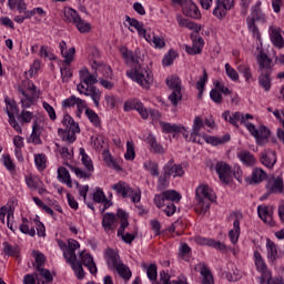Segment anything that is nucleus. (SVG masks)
I'll return each mask as SVG.
<instances>
[{"label":"nucleus","instance_id":"nucleus-1","mask_svg":"<svg viewBox=\"0 0 284 284\" xmlns=\"http://www.w3.org/2000/svg\"><path fill=\"white\" fill-rule=\"evenodd\" d=\"M120 54L126 65H134L133 70L126 71V75H129L130 79H133V81H136V83L145 90L150 89L154 78L152 77V72H149L148 69L141 68L139 55L128 50L125 47L120 48Z\"/></svg>","mask_w":284,"mask_h":284},{"label":"nucleus","instance_id":"nucleus-2","mask_svg":"<svg viewBox=\"0 0 284 284\" xmlns=\"http://www.w3.org/2000/svg\"><path fill=\"white\" fill-rule=\"evenodd\" d=\"M233 118L236 121H241L242 125H245L246 130L252 134L257 143V145H265L270 141V129L265 125H261L258 129H256V125L253 123H250L247 121L254 119V115L246 113L243 114L241 112H235L233 114Z\"/></svg>","mask_w":284,"mask_h":284},{"label":"nucleus","instance_id":"nucleus-3","mask_svg":"<svg viewBox=\"0 0 284 284\" xmlns=\"http://www.w3.org/2000/svg\"><path fill=\"white\" fill-rule=\"evenodd\" d=\"M104 258L106 261V265L110 270H115V272L123 278V281H130L132 278V271H130V266L123 264L121 262V257L119 253L112 248H106Z\"/></svg>","mask_w":284,"mask_h":284},{"label":"nucleus","instance_id":"nucleus-4","mask_svg":"<svg viewBox=\"0 0 284 284\" xmlns=\"http://www.w3.org/2000/svg\"><path fill=\"white\" fill-rule=\"evenodd\" d=\"M257 63L261 71L258 84L265 92H270L272 90V59H268L267 54L261 52L257 55Z\"/></svg>","mask_w":284,"mask_h":284},{"label":"nucleus","instance_id":"nucleus-5","mask_svg":"<svg viewBox=\"0 0 284 284\" xmlns=\"http://www.w3.org/2000/svg\"><path fill=\"white\" fill-rule=\"evenodd\" d=\"M195 197L199 202L197 206L195 207L196 214L205 216V214H207V212L210 211L211 203H214V201H216V195L212 193L210 186L201 185L195 191Z\"/></svg>","mask_w":284,"mask_h":284},{"label":"nucleus","instance_id":"nucleus-6","mask_svg":"<svg viewBox=\"0 0 284 284\" xmlns=\"http://www.w3.org/2000/svg\"><path fill=\"white\" fill-rule=\"evenodd\" d=\"M62 125L64 129L58 130L59 136L67 143H74L77 141V134L81 132L79 123H77L70 114H64Z\"/></svg>","mask_w":284,"mask_h":284},{"label":"nucleus","instance_id":"nucleus-7","mask_svg":"<svg viewBox=\"0 0 284 284\" xmlns=\"http://www.w3.org/2000/svg\"><path fill=\"white\" fill-rule=\"evenodd\" d=\"M166 85L172 90V93L169 95V101H171L174 106L179 105V101L183 100V93H181V78L178 75L166 78Z\"/></svg>","mask_w":284,"mask_h":284},{"label":"nucleus","instance_id":"nucleus-8","mask_svg":"<svg viewBox=\"0 0 284 284\" xmlns=\"http://www.w3.org/2000/svg\"><path fill=\"white\" fill-rule=\"evenodd\" d=\"M181 199H182L181 193L174 190H168L162 192L161 194H156L153 201H154V205L161 209L165 205V203H179Z\"/></svg>","mask_w":284,"mask_h":284},{"label":"nucleus","instance_id":"nucleus-9","mask_svg":"<svg viewBox=\"0 0 284 284\" xmlns=\"http://www.w3.org/2000/svg\"><path fill=\"white\" fill-rule=\"evenodd\" d=\"M4 103L7 105L9 124L13 128V130H16V132H18V134H21L23 130L21 129V125L19 124V122H17V119L14 118V114L19 115V106H17V102L6 99Z\"/></svg>","mask_w":284,"mask_h":284},{"label":"nucleus","instance_id":"nucleus-10","mask_svg":"<svg viewBox=\"0 0 284 284\" xmlns=\"http://www.w3.org/2000/svg\"><path fill=\"white\" fill-rule=\"evenodd\" d=\"M215 8L213 9V16L220 21H223L227 17V11L234 8V0H216Z\"/></svg>","mask_w":284,"mask_h":284},{"label":"nucleus","instance_id":"nucleus-11","mask_svg":"<svg viewBox=\"0 0 284 284\" xmlns=\"http://www.w3.org/2000/svg\"><path fill=\"white\" fill-rule=\"evenodd\" d=\"M28 92L27 93L23 89H20V93L24 99L21 100V105L22 108H32L34 105V101L39 99V92H37V85L32 84L31 87H28Z\"/></svg>","mask_w":284,"mask_h":284},{"label":"nucleus","instance_id":"nucleus-12","mask_svg":"<svg viewBox=\"0 0 284 284\" xmlns=\"http://www.w3.org/2000/svg\"><path fill=\"white\" fill-rule=\"evenodd\" d=\"M163 172L165 176H173V179L181 178L185 174L183 165L174 163V159H171L164 166Z\"/></svg>","mask_w":284,"mask_h":284},{"label":"nucleus","instance_id":"nucleus-13","mask_svg":"<svg viewBox=\"0 0 284 284\" xmlns=\"http://www.w3.org/2000/svg\"><path fill=\"white\" fill-rule=\"evenodd\" d=\"M216 174H219L220 181L227 185L230 183V179H232V166L225 162H217L215 164Z\"/></svg>","mask_w":284,"mask_h":284},{"label":"nucleus","instance_id":"nucleus-14","mask_svg":"<svg viewBox=\"0 0 284 284\" xmlns=\"http://www.w3.org/2000/svg\"><path fill=\"white\" fill-rule=\"evenodd\" d=\"M199 32L194 31L191 33V39L193 41L192 47H186L187 54H201L203 52V45H205V41L202 37H199Z\"/></svg>","mask_w":284,"mask_h":284},{"label":"nucleus","instance_id":"nucleus-15","mask_svg":"<svg viewBox=\"0 0 284 284\" xmlns=\"http://www.w3.org/2000/svg\"><path fill=\"white\" fill-rule=\"evenodd\" d=\"M79 74L81 83H84L87 88H90V85H94V83H99V71L97 70L94 73H90V70L84 68L79 71Z\"/></svg>","mask_w":284,"mask_h":284},{"label":"nucleus","instance_id":"nucleus-16","mask_svg":"<svg viewBox=\"0 0 284 284\" xmlns=\"http://www.w3.org/2000/svg\"><path fill=\"white\" fill-rule=\"evenodd\" d=\"M195 243H197V245H207L209 247H214V250H219L220 252H227V245L213 239L197 236L195 237Z\"/></svg>","mask_w":284,"mask_h":284},{"label":"nucleus","instance_id":"nucleus-17","mask_svg":"<svg viewBox=\"0 0 284 284\" xmlns=\"http://www.w3.org/2000/svg\"><path fill=\"white\" fill-rule=\"evenodd\" d=\"M182 12L191 19H201V11L192 0H186V3L182 7Z\"/></svg>","mask_w":284,"mask_h":284},{"label":"nucleus","instance_id":"nucleus-18","mask_svg":"<svg viewBox=\"0 0 284 284\" xmlns=\"http://www.w3.org/2000/svg\"><path fill=\"white\" fill-rule=\"evenodd\" d=\"M81 245L77 242V240H68L67 251H64V260L65 263L68 261L77 260V250H79Z\"/></svg>","mask_w":284,"mask_h":284},{"label":"nucleus","instance_id":"nucleus-19","mask_svg":"<svg viewBox=\"0 0 284 284\" xmlns=\"http://www.w3.org/2000/svg\"><path fill=\"white\" fill-rule=\"evenodd\" d=\"M60 52L64 59L65 65H70L74 61V54L77 52V49L74 47L68 49V44L65 41L60 42Z\"/></svg>","mask_w":284,"mask_h":284},{"label":"nucleus","instance_id":"nucleus-20","mask_svg":"<svg viewBox=\"0 0 284 284\" xmlns=\"http://www.w3.org/2000/svg\"><path fill=\"white\" fill-rule=\"evenodd\" d=\"M111 190L116 192V194L121 195L123 199H128V196H130V194L134 192L132 187H130V185H128V183H125L124 181H120L113 184L111 186Z\"/></svg>","mask_w":284,"mask_h":284},{"label":"nucleus","instance_id":"nucleus-21","mask_svg":"<svg viewBox=\"0 0 284 284\" xmlns=\"http://www.w3.org/2000/svg\"><path fill=\"white\" fill-rule=\"evenodd\" d=\"M260 161L262 165L265 168H268V170H272L274 165H276V152L274 151H268L261 153Z\"/></svg>","mask_w":284,"mask_h":284},{"label":"nucleus","instance_id":"nucleus-22","mask_svg":"<svg viewBox=\"0 0 284 284\" xmlns=\"http://www.w3.org/2000/svg\"><path fill=\"white\" fill-rule=\"evenodd\" d=\"M80 257V263L84 265V267H88L91 274H97V264L94 263V258L92 257V255H90L89 253L81 252Z\"/></svg>","mask_w":284,"mask_h":284},{"label":"nucleus","instance_id":"nucleus-23","mask_svg":"<svg viewBox=\"0 0 284 284\" xmlns=\"http://www.w3.org/2000/svg\"><path fill=\"white\" fill-rule=\"evenodd\" d=\"M88 108L85 100L77 98V95H71L62 101V108Z\"/></svg>","mask_w":284,"mask_h":284},{"label":"nucleus","instance_id":"nucleus-24","mask_svg":"<svg viewBox=\"0 0 284 284\" xmlns=\"http://www.w3.org/2000/svg\"><path fill=\"white\" fill-rule=\"evenodd\" d=\"M84 97H90L95 105L99 108L101 105V90L99 88L92 85L85 88Z\"/></svg>","mask_w":284,"mask_h":284},{"label":"nucleus","instance_id":"nucleus-25","mask_svg":"<svg viewBox=\"0 0 284 284\" xmlns=\"http://www.w3.org/2000/svg\"><path fill=\"white\" fill-rule=\"evenodd\" d=\"M197 268L202 276V284H214V277L212 276V271L207 268V264L200 263L197 264Z\"/></svg>","mask_w":284,"mask_h":284},{"label":"nucleus","instance_id":"nucleus-26","mask_svg":"<svg viewBox=\"0 0 284 284\" xmlns=\"http://www.w3.org/2000/svg\"><path fill=\"white\" fill-rule=\"evenodd\" d=\"M237 159H240V161L248 168L256 165V158H254V154H252L250 151H240L237 153Z\"/></svg>","mask_w":284,"mask_h":284},{"label":"nucleus","instance_id":"nucleus-27","mask_svg":"<svg viewBox=\"0 0 284 284\" xmlns=\"http://www.w3.org/2000/svg\"><path fill=\"white\" fill-rule=\"evenodd\" d=\"M125 21H126V23H129V26H131V28L136 29V32L140 37L145 38V36L148 34V30H145V28H143V22H140L139 20H136L134 18H130V16L125 17Z\"/></svg>","mask_w":284,"mask_h":284},{"label":"nucleus","instance_id":"nucleus-28","mask_svg":"<svg viewBox=\"0 0 284 284\" xmlns=\"http://www.w3.org/2000/svg\"><path fill=\"white\" fill-rule=\"evenodd\" d=\"M254 261L255 267L257 272L262 273V276H265V274H272V272L267 271V265L265 264V261H263V256H261L258 251L254 252Z\"/></svg>","mask_w":284,"mask_h":284},{"label":"nucleus","instance_id":"nucleus-29","mask_svg":"<svg viewBox=\"0 0 284 284\" xmlns=\"http://www.w3.org/2000/svg\"><path fill=\"white\" fill-rule=\"evenodd\" d=\"M114 223H116V215L114 213H105L102 219V227L104 232L114 230Z\"/></svg>","mask_w":284,"mask_h":284},{"label":"nucleus","instance_id":"nucleus-30","mask_svg":"<svg viewBox=\"0 0 284 284\" xmlns=\"http://www.w3.org/2000/svg\"><path fill=\"white\" fill-rule=\"evenodd\" d=\"M67 263L71 265V268L73 270L79 281H82V278H85V271H83V264L81 263V261L77 262V258H75V260H70Z\"/></svg>","mask_w":284,"mask_h":284},{"label":"nucleus","instance_id":"nucleus-31","mask_svg":"<svg viewBox=\"0 0 284 284\" xmlns=\"http://www.w3.org/2000/svg\"><path fill=\"white\" fill-rule=\"evenodd\" d=\"M176 21L181 28H189V30H194L196 33L201 32V27L197 23L183 18L181 14L176 16Z\"/></svg>","mask_w":284,"mask_h":284},{"label":"nucleus","instance_id":"nucleus-32","mask_svg":"<svg viewBox=\"0 0 284 284\" xmlns=\"http://www.w3.org/2000/svg\"><path fill=\"white\" fill-rule=\"evenodd\" d=\"M239 236H241V222L235 219L233 222V229L229 232V239L233 245L239 243Z\"/></svg>","mask_w":284,"mask_h":284},{"label":"nucleus","instance_id":"nucleus-33","mask_svg":"<svg viewBox=\"0 0 284 284\" xmlns=\"http://www.w3.org/2000/svg\"><path fill=\"white\" fill-rule=\"evenodd\" d=\"M203 139L205 143H210L211 145H223V143H227V141H230V134H224L222 138H219V136H210L203 133Z\"/></svg>","mask_w":284,"mask_h":284},{"label":"nucleus","instance_id":"nucleus-34","mask_svg":"<svg viewBox=\"0 0 284 284\" xmlns=\"http://www.w3.org/2000/svg\"><path fill=\"white\" fill-rule=\"evenodd\" d=\"M267 179V173L261 168H254L251 174V183H263Z\"/></svg>","mask_w":284,"mask_h":284},{"label":"nucleus","instance_id":"nucleus-35","mask_svg":"<svg viewBox=\"0 0 284 284\" xmlns=\"http://www.w3.org/2000/svg\"><path fill=\"white\" fill-rule=\"evenodd\" d=\"M80 19L81 17L74 9L72 8L64 9L63 21H65V23H77L78 21H80Z\"/></svg>","mask_w":284,"mask_h":284},{"label":"nucleus","instance_id":"nucleus-36","mask_svg":"<svg viewBox=\"0 0 284 284\" xmlns=\"http://www.w3.org/2000/svg\"><path fill=\"white\" fill-rule=\"evenodd\" d=\"M146 143L150 145L151 150L155 154H163L165 152V149L163 145H161L159 142H156V136L149 134L146 138Z\"/></svg>","mask_w":284,"mask_h":284},{"label":"nucleus","instance_id":"nucleus-37","mask_svg":"<svg viewBox=\"0 0 284 284\" xmlns=\"http://www.w3.org/2000/svg\"><path fill=\"white\" fill-rule=\"evenodd\" d=\"M266 250H267V258L272 263L278 258V248H276V244L272 242V240L267 239L266 240Z\"/></svg>","mask_w":284,"mask_h":284},{"label":"nucleus","instance_id":"nucleus-38","mask_svg":"<svg viewBox=\"0 0 284 284\" xmlns=\"http://www.w3.org/2000/svg\"><path fill=\"white\" fill-rule=\"evenodd\" d=\"M160 125H161L162 132H164V134H174V132H185L184 126H179L176 124H171L168 122H160Z\"/></svg>","mask_w":284,"mask_h":284},{"label":"nucleus","instance_id":"nucleus-39","mask_svg":"<svg viewBox=\"0 0 284 284\" xmlns=\"http://www.w3.org/2000/svg\"><path fill=\"white\" fill-rule=\"evenodd\" d=\"M270 37L275 48H278V49L284 48V39H283V36H281V31H278L277 29H271Z\"/></svg>","mask_w":284,"mask_h":284},{"label":"nucleus","instance_id":"nucleus-40","mask_svg":"<svg viewBox=\"0 0 284 284\" xmlns=\"http://www.w3.org/2000/svg\"><path fill=\"white\" fill-rule=\"evenodd\" d=\"M145 41L148 43H153L154 48H158L161 50V48H165V40L163 38L155 36L154 33H149L144 37Z\"/></svg>","mask_w":284,"mask_h":284},{"label":"nucleus","instance_id":"nucleus-41","mask_svg":"<svg viewBox=\"0 0 284 284\" xmlns=\"http://www.w3.org/2000/svg\"><path fill=\"white\" fill-rule=\"evenodd\" d=\"M58 179L61 183H65L68 187H72V180L70 179V172L64 166L58 169Z\"/></svg>","mask_w":284,"mask_h":284},{"label":"nucleus","instance_id":"nucleus-42","mask_svg":"<svg viewBox=\"0 0 284 284\" xmlns=\"http://www.w3.org/2000/svg\"><path fill=\"white\" fill-rule=\"evenodd\" d=\"M118 219H121V225L118 230V234H125V229L130 225L128 222V213L125 211L119 209L116 212Z\"/></svg>","mask_w":284,"mask_h":284},{"label":"nucleus","instance_id":"nucleus-43","mask_svg":"<svg viewBox=\"0 0 284 284\" xmlns=\"http://www.w3.org/2000/svg\"><path fill=\"white\" fill-rule=\"evenodd\" d=\"M247 19H253V22L265 21V14L261 11V2L252 8L251 16Z\"/></svg>","mask_w":284,"mask_h":284},{"label":"nucleus","instance_id":"nucleus-44","mask_svg":"<svg viewBox=\"0 0 284 284\" xmlns=\"http://www.w3.org/2000/svg\"><path fill=\"white\" fill-rule=\"evenodd\" d=\"M80 156L84 168H87L89 172H93L94 164H92V159H90V155L85 153V149L80 148Z\"/></svg>","mask_w":284,"mask_h":284},{"label":"nucleus","instance_id":"nucleus-45","mask_svg":"<svg viewBox=\"0 0 284 284\" xmlns=\"http://www.w3.org/2000/svg\"><path fill=\"white\" fill-rule=\"evenodd\" d=\"M92 68L93 70H97V72H102L105 79H112V68L97 62H92Z\"/></svg>","mask_w":284,"mask_h":284},{"label":"nucleus","instance_id":"nucleus-46","mask_svg":"<svg viewBox=\"0 0 284 284\" xmlns=\"http://www.w3.org/2000/svg\"><path fill=\"white\" fill-rule=\"evenodd\" d=\"M41 132H43V129L39 126V123L37 121L33 122L31 139L32 142L37 145L41 144Z\"/></svg>","mask_w":284,"mask_h":284},{"label":"nucleus","instance_id":"nucleus-47","mask_svg":"<svg viewBox=\"0 0 284 284\" xmlns=\"http://www.w3.org/2000/svg\"><path fill=\"white\" fill-rule=\"evenodd\" d=\"M261 283L267 284H284V280L282 276L272 277V273H264V276L260 277Z\"/></svg>","mask_w":284,"mask_h":284},{"label":"nucleus","instance_id":"nucleus-48","mask_svg":"<svg viewBox=\"0 0 284 284\" xmlns=\"http://www.w3.org/2000/svg\"><path fill=\"white\" fill-rule=\"evenodd\" d=\"M32 256L36 261V270H41V267L45 266V255L39 251H32Z\"/></svg>","mask_w":284,"mask_h":284},{"label":"nucleus","instance_id":"nucleus-49","mask_svg":"<svg viewBox=\"0 0 284 284\" xmlns=\"http://www.w3.org/2000/svg\"><path fill=\"white\" fill-rule=\"evenodd\" d=\"M6 216H7V221H10V219H12V216H14V211H12L11 206H2L0 209V221L3 225H6Z\"/></svg>","mask_w":284,"mask_h":284},{"label":"nucleus","instance_id":"nucleus-50","mask_svg":"<svg viewBox=\"0 0 284 284\" xmlns=\"http://www.w3.org/2000/svg\"><path fill=\"white\" fill-rule=\"evenodd\" d=\"M2 247L7 256H19V246H13L8 242H3Z\"/></svg>","mask_w":284,"mask_h":284},{"label":"nucleus","instance_id":"nucleus-51","mask_svg":"<svg viewBox=\"0 0 284 284\" xmlns=\"http://www.w3.org/2000/svg\"><path fill=\"white\" fill-rule=\"evenodd\" d=\"M85 115L88 116L89 121L95 125V128H99L101 125V119L99 118V114L94 112V110L87 106Z\"/></svg>","mask_w":284,"mask_h":284},{"label":"nucleus","instance_id":"nucleus-52","mask_svg":"<svg viewBox=\"0 0 284 284\" xmlns=\"http://www.w3.org/2000/svg\"><path fill=\"white\" fill-rule=\"evenodd\" d=\"M103 160L109 165V168H113V170H121V166H119V163L112 159V154H110L109 150H104L103 153Z\"/></svg>","mask_w":284,"mask_h":284},{"label":"nucleus","instance_id":"nucleus-53","mask_svg":"<svg viewBox=\"0 0 284 284\" xmlns=\"http://www.w3.org/2000/svg\"><path fill=\"white\" fill-rule=\"evenodd\" d=\"M136 156V152L134 151V142L128 141L126 142V152L124 154V159L126 161H134Z\"/></svg>","mask_w":284,"mask_h":284},{"label":"nucleus","instance_id":"nucleus-54","mask_svg":"<svg viewBox=\"0 0 284 284\" xmlns=\"http://www.w3.org/2000/svg\"><path fill=\"white\" fill-rule=\"evenodd\" d=\"M202 128H205L204 122H203V118L202 116H195V119L193 121V128H192L191 134H193V135L201 134V129Z\"/></svg>","mask_w":284,"mask_h":284},{"label":"nucleus","instance_id":"nucleus-55","mask_svg":"<svg viewBox=\"0 0 284 284\" xmlns=\"http://www.w3.org/2000/svg\"><path fill=\"white\" fill-rule=\"evenodd\" d=\"M75 26H77L79 32H81L82 34H85V33L90 32V30H92V26L89 22H85L81 18H80V20H78L75 22Z\"/></svg>","mask_w":284,"mask_h":284},{"label":"nucleus","instance_id":"nucleus-56","mask_svg":"<svg viewBox=\"0 0 284 284\" xmlns=\"http://www.w3.org/2000/svg\"><path fill=\"white\" fill-rule=\"evenodd\" d=\"M143 105V103H141V101L139 100H129L124 103V111L125 112H130V110H136L139 111V109Z\"/></svg>","mask_w":284,"mask_h":284},{"label":"nucleus","instance_id":"nucleus-57","mask_svg":"<svg viewBox=\"0 0 284 284\" xmlns=\"http://www.w3.org/2000/svg\"><path fill=\"white\" fill-rule=\"evenodd\" d=\"M237 71L240 74H243L245 81H250V79H252V69H250V65L240 64L237 67Z\"/></svg>","mask_w":284,"mask_h":284},{"label":"nucleus","instance_id":"nucleus-58","mask_svg":"<svg viewBox=\"0 0 284 284\" xmlns=\"http://www.w3.org/2000/svg\"><path fill=\"white\" fill-rule=\"evenodd\" d=\"M26 183L29 190H37L39 187V183H41V180H39V178H32V175H28L26 176Z\"/></svg>","mask_w":284,"mask_h":284},{"label":"nucleus","instance_id":"nucleus-59","mask_svg":"<svg viewBox=\"0 0 284 284\" xmlns=\"http://www.w3.org/2000/svg\"><path fill=\"white\" fill-rule=\"evenodd\" d=\"M174 59H176V51L171 49L168 54L164 55L162 63L163 65H172V63H174Z\"/></svg>","mask_w":284,"mask_h":284},{"label":"nucleus","instance_id":"nucleus-60","mask_svg":"<svg viewBox=\"0 0 284 284\" xmlns=\"http://www.w3.org/2000/svg\"><path fill=\"white\" fill-rule=\"evenodd\" d=\"M163 212L166 214V216H174L176 213V205H174V202H164Z\"/></svg>","mask_w":284,"mask_h":284},{"label":"nucleus","instance_id":"nucleus-61","mask_svg":"<svg viewBox=\"0 0 284 284\" xmlns=\"http://www.w3.org/2000/svg\"><path fill=\"white\" fill-rule=\"evenodd\" d=\"M34 116V113L30 111H21L20 115L18 116V121H21V123H30L32 121V118Z\"/></svg>","mask_w":284,"mask_h":284},{"label":"nucleus","instance_id":"nucleus-62","mask_svg":"<svg viewBox=\"0 0 284 284\" xmlns=\"http://www.w3.org/2000/svg\"><path fill=\"white\" fill-rule=\"evenodd\" d=\"M34 163L38 170H45V154L39 153L34 156Z\"/></svg>","mask_w":284,"mask_h":284},{"label":"nucleus","instance_id":"nucleus-63","mask_svg":"<svg viewBox=\"0 0 284 284\" xmlns=\"http://www.w3.org/2000/svg\"><path fill=\"white\" fill-rule=\"evenodd\" d=\"M225 72L229 79H231V81H239V72H236L234 68L230 65V63L225 64Z\"/></svg>","mask_w":284,"mask_h":284},{"label":"nucleus","instance_id":"nucleus-64","mask_svg":"<svg viewBox=\"0 0 284 284\" xmlns=\"http://www.w3.org/2000/svg\"><path fill=\"white\" fill-rule=\"evenodd\" d=\"M146 274H148V278H150L151 281H154L156 278V276H158L156 264H151L146 268Z\"/></svg>","mask_w":284,"mask_h":284}]
</instances>
